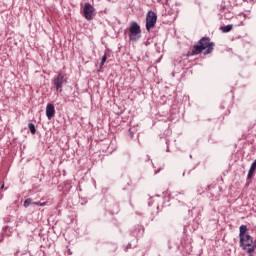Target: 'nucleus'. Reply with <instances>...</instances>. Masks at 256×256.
I'll return each mask as SVG.
<instances>
[{
	"mask_svg": "<svg viewBox=\"0 0 256 256\" xmlns=\"http://www.w3.org/2000/svg\"><path fill=\"white\" fill-rule=\"evenodd\" d=\"M255 169H256V161L254 160L248 171L247 179H253V175H255Z\"/></svg>",
	"mask_w": 256,
	"mask_h": 256,
	"instance_id": "nucleus-8",
	"label": "nucleus"
},
{
	"mask_svg": "<svg viewBox=\"0 0 256 256\" xmlns=\"http://www.w3.org/2000/svg\"><path fill=\"white\" fill-rule=\"evenodd\" d=\"M130 41H138L141 39V26L137 22H132L129 28Z\"/></svg>",
	"mask_w": 256,
	"mask_h": 256,
	"instance_id": "nucleus-3",
	"label": "nucleus"
},
{
	"mask_svg": "<svg viewBox=\"0 0 256 256\" xmlns=\"http://www.w3.org/2000/svg\"><path fill=\"white\" fill-rule=\"evenodd\" d=\"M52 83H53L56 91H59V93H62L63 86L66 85V83H67V78L65 77V75L58 73V75L54 77Z\"/></svg>",
	"mask_w": 256,
	"mask_h": 256,
	"instance_id": "nucleus-4",
	"label": "nucleus"
},
{
	"mask_svg": "<svg viewBox=\"0 0 256 256\" xmlns=\"http://www.w3.org/2000/svg\"><path fill=\"white\" fill-rule=\"evenodd\" d=\"M30 132L32 135H35V133H37V129H30Z\"/></svg>",
	"mask_w": 256,
	"mask_h": 256,
	"instance_id": "nucleus-17",
	"label": "nucleus"
},
{
	"mask_svg": "<svg viewBox=\"0 0 256 256\" xmlns=\"http://www.w3.org/2000/svg\"><path fill=\"white\" fill-rule=\"evenodd\" d=\"M46 117H48V119H53L55 117V105L47 104Z\"/></svg>",
	"mask_w": 256,
	"mask_h": 256,
	"instance_id": "nucleus-7",
	"label": "nucleus"
},
{
	"mask_svg": "<svg viewBox=\"0 0 256 256\" xmlns=\"http://www.w3.org/2000/svg\"><path fill=\"white\" fill-rule=\"evenodd\" d=\"M107 61V54H104L103 56H102V62H101V64H100V67H103V65H105V62Z\"/></svg>",
	"mask_w": 256,
	"mask_h": 256,
	"instance_id": "nucleus-14",
	"label": "nucleus"
},
{
	"mask_svg": "<svg viewBox=\"0 0 256 256\" xmlns=\"http://www.w3.org/2000/svg\"><path fill=\"white\" fill-rule=\"evenodd\" d=\"M68 255H73V252H71V249L68 248L67 250Z\"/></svg>",
	"mask_w": 256,
	"mask_h": 256,
	"instance_id": "nucleus-18",
	"label": "nucleus"
},
{
	"mask_svg": "<svg viewBox=\"0 0 256 256\" xmlns=\"http://www.w3.org/2000/svg\"><path fill=\"white\" fill-rule=\"evenodd\" d=\"M245 235H249V233H247V226L245 225H241L240 226V233H239V237H245Z\"/></svg>",
	"mask_w": 256,
	"mask_h": 256,
	"instance_id": "nucleus-9",
	"label": "nucleus"
},
{
	"mask_svg": "<svg viewBox=\"0 0 256 256\" xmlns=\"http://www.w3.org/2000/svg\"><path fill=\"white\" fill-rule=\"evenodd\" d=\"M215 43L211 42V39L203 37L198 41L197 45H194L190 51H188V57H193L194 55H201L204 52V55H209L213 53Z\"/></svg>",
	"mask_w": 256,
	"mask_h": 256,
	"instance_id": "nucleus-1",
	"label": "nucleus"
},
{
	"mask_svg": "<svg viewBox=\"0 0 256 256\" xmlns=\"http://www.w3.org/2000/svg\"><path fill=\"white\" fill-rule=\"evenodd\" d=\"M82 15L87 21H93V18L95 17V7L90 3H85L82 9Z\"/></svg>",
	"mask_w": 256,
	"mask_h": 256,
	"instance_id": "nucleus-5",
	"label": "nucleus"
},
{
	"mask_svg": "<svg viewBox=\"0 0 256 256\" xmlns=\"http://www.w3.org/2000/svg\"><path fill=\"white\" fill-rule=\"evenodd\" d=\"M240 247L243 251L248 252L250 256H253V253H255L256 240L253 241V237L246 234L245 236L240 237Z\"/></svg>",
	"mask_w": 256,
	"mask_h": 256,
	"instance_id": "nucleus-2",
	"label": "nucleus"
},
{
	"mask_svg": "<svg viewBox=\"0 0 256 256\" xmlns=\"http://www.w3.org/2000/svg\"><path fill=\"white\" fill-rule=\"evenodd\" d=\"M157 24V14L153 11H148L146 15V29L151 31L153 27Z\"/></svg>",
	"mask_w": 256,
	"mask_h": 256,
	"instance_id": "nucleus-6",
	"label": "nucleus"
},
{
	"mask_svg": "<svg viewBox=\"0 0 256 256\" xmlns=\"http://www.w3.org/2000/svg\"><path fill=\"white\" fill-rule=\"evenodd\" d=\"M220 29L222 33H229V31L233 30V25L222 26Z\"/></svg>",
	"mask_w": 256,
	"mask_h": 256,
	"instance_id": "nucleus-11",
	"label": "nucleus"
},
{
	"mask_svg": "<svg viewBox=\"0 0 256 256\" xmlns=\"http://www.w3.org/2000/svg\"><path fill=\"white\" fill-rule=\"evenodd\" d=\"M4 187H5V184H2L1 189H4Z\"/></svg>",
	"mask_w": 256,
	"mask_h": 256,
	"instance_id": "nucleus-19",
	"label": "nucleus"
},
{
	"mask_svg": "<svg viewBox=\"0 0 256 256\" xmlns=\"http://www.w3.org/2000/svg\"><path fill=\"white\" fill-rule=\"evenodd\" d=\"M129 136L131 139H133V135H135V132L128 130Z\"/></svg>",
	"mask_w": 256,
	"mask_h": 256,
	"instance_id": "nucleus-15",
	"label": "nucleus"
},
{
	"mask_svg": "<svg viewBox=\"0 0 256 256\" xmlns=\"http://www.w3.org/2000/svg\"><path fill=\"white\" fill-rule=\"evenodd\" d=\"M32 205H38L39 207H45L47 205L46 202H33Z\"/></svg>",
	"mask_w": 256,
	"mask_h": 256,
	"instance_id": "nucleus-13",
	"label": "nucleus"
},
{
	"mask_svg": "<svg viewBox=\"0 0 256 256\" xmlns=\"http://www.w3.org/2000/svg\"><path fill=\"white\" fill-rule=\"evenodd\" d=\"M97 131L100 134V136H99L100 141L105 140L107 137V130L101 129V130H97Z\"/></svg>",
	"mask_w": 256,
	"mask_h": 256,
	"instance_id": "nucleus-10",
	"label": "nucleus"
},
{
	"mask_svg": "<svg viewBox=\"0 0 256 256\" xmlns=\"http://www.w3.org/2000/svg\"><path fill=\"white\" fill-rule=\"evenodd\" d=\"M29 205H33V200L31 198H27L25 201H24V207H29Z\"/></svg>",
	"mask_w": 256,
	"mask_h": 256,
	"instance_id": "nucleus-12",
	"label": "nucleus"
},
{
	"mask_svg": "<svg viewBox=\"0 0 256 256\" xmlns=\"http://www.w3.org/2000/svg\"><path fill=\"white\" fill-rule=\"evenodd\" d=\"M28 127H29V129H35V124L30 123V124H28Z\"/></svg>",
	"mask_w": 256,
	"mask_h": 256,
	"instance_id": "nucleus-16",
	"label": "nucleus"
}]
</instances>
